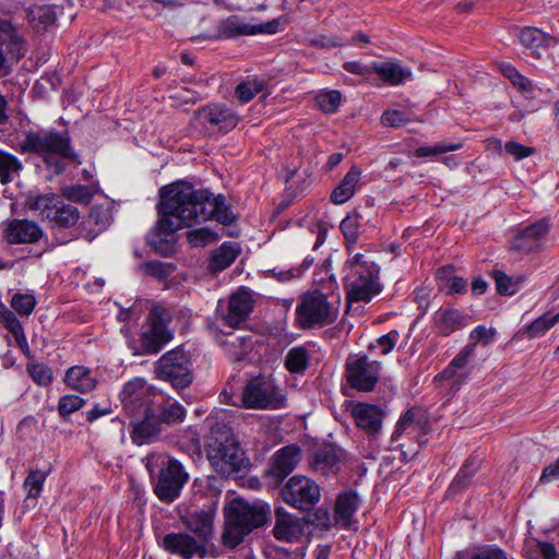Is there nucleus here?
Listing matches in <instances>:
<instances>
[{"instance_id":"obj_60","label":"nucleus","mask_w":559,"mask_h":559,"mask_svg":"<svg viewBox=\"0 0 559 559\" xmlns=\"http://www.w3.org/2000/svg\"><path fill=\"white\" fill-rule=\"evenodd\" d=\"M343 68L349 73H354L361 76H366L373 73V63L371 66H366L359 61H346L343 64Z\"/></svg>"},{"instance_id":"obj_47","label":"nucleus","mask_w":559,"mask_h":559,"mask_svg":"<svg viewBox=\"0 0 559 559\" xmlns=\"http://www.w3.org/2000/svg\"><path fill=\"white\" fill-rule=\"evenodd\" d=\"M469 371H463L450 365L438 376L442 380L450 382V389L459 391L461 385L466 382Z\"/></svg>"},{"instance_id":"obj_8","label":"nucleus","mask_w":559,"mask_h":559,"mask_svg":"<svg viewBox=\"0 0 559 559\" xmlns=\"http://www.w3.org/2000/svg\"><path fill=\"white\" fill-rule=\"evenodd\" d=\"M284 403L285 397L271 377H254L242 390L241 406L248 409H278Z\"/></svg>"},{"instance_id":"obj_11","label":"nucleus","mask_w":559,"mask_h":559,"mask_svg":"<svg viewBox=\"0 0 559 559\" xmlns=\"http://www.w3.org/2000/svg\"><path fill=\"white\" fill-rule=\"evenodd\" d=\"M120 401L126 413L131 418H136L139 414L154 408L162 395L156 393L143 379L135 378L127 382L121 392Z\"/></svg>"},{"instance_id":"obj_3","label":"nucleus","mask_w":559,"mask_h":559,"mask_svg":"<svg viewBox=\"0 0 559 559\" xmlns=\"http://www.w3.org/2000/svg\"><path fill=\"white\" fill-rule=\"evenodd\" d=\"M269 509L262 504H251L242 499H234L225 509L222 545L233 550L238 547L254 528L266 523Z\"/></svg>"},{"instance_id":"obj_49","label":"nucleus","mask_w":559,"mask_h":559,"mask_svg":"<svg viewBox=\"0 0 559 559\" xmlns=\"http://www.w3.org/2000/svg\"><path fill=\"white\" fill-rule=\"evenodd\" d=\"M341 93L338 91H329L317 96L316 100L319 108L325 114H333L341 104Z\"/></svg>"},{"instance_id":"obj_19","label":"nucleus","mask_w":559,"mask_h":559,"mask_svg":"<svg viewBox=\"0 0 559 559\" xmlns=\"http://www.w3.org/2000/svg\"><path fill=\"white\" fill-rule=\"evenodd\" d=\"M217 501L212 500L203 508H194L183 516L185 525L206 543L213 535V521L216 513Z\"/></svg>"},{"instance_id":"obj_30","label":"nucleus","mask_w":559,"mask_h":559,"mask_svg":"<svg viewBox=\"0 0 559 559\" xmlns=\"http://www.w3.org/2000/svg\"><path fill=\"white\" fill-rule=\"evenodd\" d=\"M373 72L379 75L385 84L395 86L412 79V71L397 62H373Z\"/></svg>"},{"instance_id":"obj_33","label":"nucleus","mask_w":559,"mask_h":559,"mask_svg":"<svg viewBox=\"0 0 559 559\" xmlns=\"http://www.w3.org/2000/svg\"><path fill=\"white\" fill-rule=\"evenodd\" d=\"M435 324L438 333L447 336L466 323L465 317L457 309L450 308L436 312Z\"/></svg>"},{"instance_id":"obj_15","label":"nucleus","mask_w":559,"mask_h":559,"mask_svg":"<svg viewBox=\"0 0 559 559\" xmlns=\"http://www.w3.org/2000/svg\"><path fill=\"white\" fill-rule=\"evenodd\" d=\"M195 118L210 128L221 132H229L240 121V116L226 104L214 103L195 110Z\"/></svg>"},{"instance_id":"obj_58","label":"nucleus","mask_w":559,"mask_h":559,"mask_svg":"<svg viewBox=\"0 0 559 559\" xmlns=\"http://www.w3.org/2000/svg\"><path fill=\"white\" fill-rule=\"evenodd\" d=\"M467 288V281L463 277L454 275L448 282H444L441 292L452 295L465 293Z\"/></svg>"},{"instance_id":"obj_28","label":"nucleus","mask_w":559,"mask_h":559,"mask_svg":"<svg viewBox=\"0 0 559 559\" xmlns=\"http://www.w3.org/2000/svg\"><path fill=\"white\" fill-rule=\"evenodd\" d=\"M359 497L352 490L343 491L338 495L335 503V522L345 528H349L353 516L359 507Z\"/></svg>"},{"instance_id":"obj_34","label":"nucleus","mask_w":559,"mask_h":559,"mask_svg":"<svg viewBox=\"0 0 559 559\" xmlns=\"http://www.w3.org/2000/svg\"><path fill=\"white\" fill-rule=\"evenodd\" d=\"M240 250L237 245L224 242L213 251L210 260V269L213 272H221L231 265Z\"/></svg>"},{"instance_id":"obj_59","label":"nucleus","mask_w":559,"mask_h":559,"mask_svg":"<svg viewBox=\"0 0 559 559\" xmlns=\"http://www.w3.org/2000/svg\"><path fill=\"white\" fill-rule=\"evenodd\" d=\"M0 321L4 325L5 329H8L12 335H15L16 333L23 331V326L14 312L11 310H4L0 313Z\"/></svg>"},{"instance_id":"obj_51","label":"nucleus","mask_w":559,"mask_h":559,"mask_svg":"<svg viewBox=\"0 0 559 559\" xmlns=\"http://www.w3.org/2000/svg\"><path fill=\"white\" fill-rule=\"evenodd\" d=\"M411 121L405 111L396 109H388L381 115V123L384 127L400 128Z\"/></svg>"},{"instance_id":"obj_21","label":"nucleus","mask_w":559,"mask_h":559,"mask_svg":"<svg viewBox=\"0 0 559 559\" xmlns=\"http://www.w3.org/2000/svg\"><path fill=\"white\" fill-rule=\"evenodd\" d=\"M350 415L356 426L369 437L373 438L380 433L384 414L379 406L369 403H355L350 406Z\"/></svg>"},{"instance_id":"obj_10","label":"nucleus","mask_w":559,"mask_h":559,"mask_svg":"<svg viewBox=\"0 0 559 559\" xmlns=\"http://www.w3.org/2000/svg\"><path fill=\"white\" fill-rule=\"evenodd\" d=\"M170 320L171 313L167 308L160 305L152 307L147 318V326L141 335V346L145 353H158L173 338V332L168 328Z\"/></svg>"},{"instance_id":"obj_61","label":"nucleus","mask_w":559,"mask_h":559,"mask_svg":"<svg viewBox=\"0 0 559 559\" xmlns=\"http://www.w3.org/2000/svg\"><path fill=\"white\" fill-rule=\"evenodd\" d=\"M557 479H559V457L544 468L539 483L548 484Z\"/></svg>"},{"instance_id":"obj_5","label":"nucleus","mask_w":559,"mask_h":559,"mask_svg":"<svg viewBox=\"0 0 559 559\" xmlns=\"http://www.w3.org/2000/svg\"><path fill=\"white\" fill-rule=\"evenodd\" d=\"M345 287L349 302L370 301L381 292L378 281L379 270L361 253H356L345 263Z\"/></svg>"},{"instance_id":"obj_40","label":"nucleus","mask_w":559,"mask_h":559,"mask_svg":"<svg viewBox=\"0 0 559 559\" xmlns=\"http://www.w3.org/2000/svg\"><path fill=\"white\" fill-rule=\"evenodd\" d=\"M96 191L97 188L94 185H72L61 189L62 197L80 203H88Z\"/></svg>"},{"instance_id":"obj_29","label":"nucleus","mask_w":559,"mask_h":559,"mask_svg":"<svg viewBox=\"0 0 559 559\" xmlns=\"http://www.w3.org/2000/svg\"><path fill=\"white\" fill-rule=\"evenodd\" d=\"M64 382L69 388L81 393L91 392L97 385V379L93 371L84 366L69 368L64 376Z\"/></svg>"},{"instance_id":"obj_32","label":"nucleus","mask_w":559,"mask_h":559,"mask_svg":"<svg viewBox=\"0 0 559 559\" xmlns=\"http://www.w3.org/2000/svg\"><path fill=\"white\" fill-rule=\"evenodd\" d=\"M154 411L160 426L180 424L186 418V409L177 401H166L163 397L157 400Z\"/></svg>"},{"instance_id":"obj_4","label":"nucleus","mask_w":559,"mask_h":559,"mask_svg":"<svg viewBox=\"0 0 559 559\" xmlns=\"http://www.w3.org/2000/svg\"><path fill=\"white\" fill-rule=\"evenodd\" d=\"M206 456L218 475L228 477L245 467V453L231 429L226 426L212 428L206 442Z\"/></svg>"},{"instance_id":"obj_27","label":"nucleus","mask_w":559,"mask_h":559,"mask_svg":"<svg viewBox=\"0 0 559 559\" xmlns=\"http://www.w3.org/2000/svg\"><path fill=\"white\" fill-rule=\"evenodd\" d=\"M341 460V449L332 444H324L312 453L309 465L313 471L329 475L338 471Z\"/></svg>"},{"instance_id":"obj_57","label":"nucleus","mask_w":559,"mask_h":559,"mask_svg":"<svg viewBox=\"0 0 559 559\" xmlns=\"http://www.w3.org/2000/svg\"><path fill=\"white\" fill-rule=\"evenodd\" d=\"M504 151L513 156L516 160H520L522 158L528 157L533 154L534 148L530 146H525L518 142H508L504 145Z\"/></svg>"},{"instance_id":"obj_53","label":"nucleus","mask_w":559,"mask_h":559,"mask_svg":"<svg viewBox=\"0 0 559 559\" xmlns=\"http://www.w3.org/2000/svg\"><path fill=\"white\" fill-rule=\"evenodd\" d=\"M341 230L346 240L355 242L358 238L359 219L357 215H348L341 222Z\"/></svg>"},{"instance_id":"obj_25","label":"nucleus","mask_w":559,"mask_h":559,"mask_svg":"<svg viewBox=\"0 0 559 559\" xmlns=\"http://www.w3.org/2000/svg\"><path fill=\"white\" fill-rule=\"evenodd\" d=\"M43 235L40 226L28 219H13L4 230L7 241L14 245L37 242Z\"/></svg>"},{"instance_id":"obj_26","label":"nucleus","mask_w":559,"mask_h":559,"mask_svg":"<svg viewBox=\"0 0 559 559\" xmlns=\"http://www.w3.org/2000/svg\"><path fill=\"white\" fill-rule=\"evenodd\" d=\"M304 522L289 514L283 508L276 509V521L273 534L276 539L292 543L298 540L304 534Z\"/></svg>"},{"instance_id":"obj_42","label":"nucleus","mask_w":559,"mask_h":559,"mask_svg":"<svg viewBox=\"0 0 559 559\" xmlns=\"http://www.w3.org/2000/svg\"><path fill=\"white\" fill-rule=\"evenodd\" d=\"M265 82L263 80L251 79L239 83L236 87L235 94L242 103H248L253 97L265 90Z\"/></svg>"},{"instance_id":"obj_7","label":"nucleus","mask_w":559,"mask_h":559,"mask_svg":"<svg viewBox=\"0 0 559 559\" xmlns=\"http://www.w3.org/2000/svg\"><path fill=\"white\" fill-rule=\"evenodd\" d=\"M337 317L338 307L320 290L307 292L299 297L296 321L301 329H320L334 323Z\"/></svg>"},{"instance_id":"obj_17","label":"nucleus","mask_w":559,"mask_h":559,"mask_svg":"<svg viewBox=\"0 0 559 559\" xmlns=\"http://www.w3.org/2000/svg\"><path fill=\"white\" fill-rule=\"evenodd\" d=\"M550 224L547 219L537 221L520 230L511 240L510 249L520 253L538 252L544 248Z\"/></svg>"},{"instance_id":"obj_39","label":"nucleus","mask_w":559,"mask_h":559,"mask_svg":"<svg viewBox=\"0 0 559 559\" xmlns=\"http://www.w3.org/2000/svg\"><path fill=\"white\" fill-rule=\"evenodd\" d=\"M0 38L2 44L8 41L9 51L20 59L24 52L23 40L20 34L13 28L11 23L7 21L0 22Z\"/></svg>"},{"instance_id":"obj_48","label":"nucleus","mask_w":559,"mask_h":559,"mask_svg":"<svg viewBox=\"0 0 559 559\" xmlns=\"http://www.w3.org/2000/svg\"><path fill=\"white\" fill-rule=\"evenodd\" d=\"M36 306V298L31 294L17 293L13 295L11 307L21 316L28 317Z\"/></svg>"},{"instance_id":"obj_38","label":"nucleus","mask_w":559,"mask_h":559,"mask_svg":"<svg viewBox=\"0 0 559 559\" xmlns=\"http://www.w3.org/2000/svg\"><path fill=\"white\" fill-rule=\"evenodd\" d=\"M50 472V466H48L46 469L29 471L23 483V488L26 491V498L37 499L40 496L44 483Z\"/></svg>"},{"instance_id":"obj_24","label":"nucleus","mask_w":559,"mask_h":559,"mask_svg":"<svg viewBox=\"0 0 559 559\" xmlns=\"http://www.w3.org/2000/svg\"><path fill=\"white\" fill-rule=\"evenodd\" d=\"M301 459V450L296 444H289L277 450L272 457L270 475L282 481L298 465Z\"/></svg>"},{"instance_id":"obj_12","label":"nucleus","mask_w":559,"mask_h":559,"mask_svg":"<svg viewBox=\"0 0 559 559\" xmlns=\"http://www.w3.org/2000/svg\"><path fill=\"white\" fill-rule=\"evenodd\" d=\"M283 500L299 510L309 511L320 500V486L311 478L302 475L290 477L281 491Z\"/></svg>"},{"instance_id":"obj_64","label":"nucleus","mask_w":559,"mask_h":559,"mask_svg":"<svg viewBox=\"0 0 559 559\" xmlns=\"http://www.w3.org/2000/svg\"><path fill=\"white\" fill-rule=\"evenodd\" d=\"M143 267L147 274L153 275L157 278H164L166 276L165 267L160 262H146L143 264Z\"/></svg>"},{"instance_id":"obj_55","label":"nucleus","mask_w":559,"mask_h":559,"mask_svg":"<svg viewBox=\"0 0 559 559\" xmlns=\"http://www.w3.org/2000/svg\"><path fill=\"white\" fill-rule=\"evenodd\" d=\"M497 292L501 295H513L516 292V284L503 272L495 273Z\"/></svg>"},{"instance_id":"obj_37","label":"nucleus","mask_w":559,"mask_h":559,"mask_svg":"<svg viewBox=\"0 0 559 559\" xmlns=\"http://www.w3.org/2000/svg\"><path fill=\"white\" fill-rule=\"evenodd\" d=\"M310 364V355L306 347L296 346L290 348L285 357V367L293 373H302Z\"/></svg>"},{"instance_id":"obj_16","label":"nucleus","mask_w":559,"mask_h":559,"mask_svg":"<svg viewBox=\"0 0 559 559\" xmlns=\"http://www.w3.org/2000/svg\"><path fill=\"white\" fill-rule=\"evenodd\" d=\"M277 21H272L262 24H248L238 15H230L217 26L215 39H230L245 35L255 34H274L277 31Z\"/></svg>"},{"instance_id":"obj_13","label":"nucleus","mask_w":559,"mask_h":559,"mask_svg":"<svg viewBox=\"0 0 559 559\" xmlns=\"http://www.w3.org/2000/svg\"><path fill=\"white\" fill-rule=\"evenodd\" d=\"M381 371V364L369 360L367 356L349 357L346 362V379L348 384L360 392L374 389Z\"/></svg>"},{"instance_id":"obj_62","label":"nucleus","mask_w":559,"mask_h":559,"mask_svg":"<svg viewBox=\"0 0 559 559\" xmlns=\"http://www.w3.org/2000/svg\"><path fill=\"white\" fill-rule=\"evenodd\" d=\"M471 559H508V557L500 548L489 547L475 552Z\"/></svg>"},{"instance_id":"obj_6","label":"nucleus","mask_w":559,"mask_h":559,"mask_svg":"<svg viewBox=\"0 0 559 559\" xmlns=\"http://www.w3.org/2000/svg\"><path fill=\"white\" fill-rule=\"evenodd\" d=\"M26 206L52 228H71L76 225L81 217L75 205L67 203L61 195L56 193L28 197Z\"/></svg>"},{"instance_id":"obj_35","label":"nucleus","mask_w":559,"mask_h":559,"mask_svg":"<svg viewBox=\"0 0 559 559\" xmlns=\"http://www.w3.org/2000/svg\"><path fill=\"white\" fill-rule=\"evenodd\" d=\"M519 39L533 58H540L539 48L545 47L547 41L545 33L535 27H525L520 32Z\"/></svg>"},{"instance_id":"obj_52","label":"nucleus","mask_w":559,"mask_h":559,"mask_svg":"<svg viewBox=\"0 0 559 559\" xmlns=\"http://www.w3.org/2000/svg\"><path fill=\"white\" fill-rule=\"evenodd\" d=\"M502 73L522 91L531 90V82L518 72V70L510 63H503L501 66Z\"/></svg>"},{"instance_id":"obj_9","label":"nucleus","mask_w":559,"mask_h":559,"mask_svg":"<svg viewBox=\"0 0 559 559\" xmlns=\"http://www.w3.org/2000/svg\"><path fill=\"white\" fill-rule=\"evenodd\" d=\"M157 378L169 382L174 388H186L192 383V364L181 349L175 348L162 355L156 361Z\"/></svg>"},{"instance_id":"obj_46","label":"nucleus","mask_w":559,"mask_h":559,"mask_svg":"<svg viewBox=\"0 0 559 559\" xmlns=\"http://www.w3.org/2000/svg\"><path fill=\"white\" fill-rule=\"evenodd\" d=\"M460 148H462V143H460V142H456V143L440 142V143H437L433 145L419 146L415 151V155L417 157H429V156H436V155L444 154V153L452 152V151H457Z\"/></svg>"},{"instance_id":"obj_41","label":"nucleus","mask_w":559,"mask_h":559,"mask_svg":"<svg viewBox=\"0 0 559 559\" xmlns=\"http://www.w3.org/2000/svg\"><path fill=\"white\" fill-rule=\"evenodd\" d=\"M480 466V461L476 456L468 457L464 465L459 471L457 475L453 479L451 484V489H461L465 486H467L472 479V477L475 475V473L478 471Z\"/></svg>"},{"instance_id":"obj_43","label":"nucleus","mask_w":559,"mask_h":559,"mask_svg":"<svg viewBox=\"0 0 559 559\" xmlns=\"http://www.w3.org/2000/svg\"><path fill=\"white\" fill-rule=\"evenodd\" d=\"M558 322L559 312L555 316L544 314L526 326V334L530 338L539 337Z\"/></svg>"},{"instance_id":"obj_56","label":"nucleus","mask_w":559,"mask_h":559,"mask_svg":"<svg viewBox=\"0 0 559 559\" xmlns=\"http://www.w3.org/2000/svg\"><path fill=\"white\" fill-rule=\"evenodd\" d=\"M475 349V345L465 346L449 364L454 368H459L463 371H469L468 361L471 356L473 355Z\"/></svg>"},{"instance_id":"obj_45","label":"nucleus","mask_w":559,"mask_h":559,"mask_svg":"<svg viewBox=\"0 0 559 559\" xmlns=\"http://www.w3.org/2000/svg\"><path fill=\"white\" fill-rule=\"evenodd\" d=\"M187 239L193 247H205L218 239V234L209 227L191 229L187 233Z\"/></svg>"},{"instance_id":"obj_1","label":"nucleus","mask_w":559,"mask_h":559,"mask_svg":"<svg viewBox=\"0 0 559 559\" xmlns=\"http://www.w3.org/2000/svg\"><path fill=\"white\" fill-rule=\"evenodd\" d=\"M157 234H173L209 219L229 225L234 215L225 203V197L214 195L207 189L197 190L185 181H178L159 190Z\"/></svg>"},{"instance_id":"obj_22","label":"nucleus","mask_w":559,"mask_h":559,"mask_svg":"<svg viewBox=\"0 0 559 559\" xmlns=\"http://www.w3.org/2000/svg\"><path fill=\"white\" fill-rule=\"evenodd\" d=\"M429 429V420L425 412L420 408H411L397 421L392 438L396 440L403 433L420 438L426 436ZM418 442L423 443L420 439H418Z\"/></svg>"},{"instance_id":"obj_23","label":"nucleus","mask_w":559,"mask_h":559,"mask_svg":"<svg viewBox=\"0 0 559 559\" xmlns=\"http://www.w3.org/2000/svg\"><path fill=\"white\" fill-rule=\"evenodd\" d=\"M131 426V439L138 445L151 442L162 431V426L154 408L139 414L136 418H132Z\"/></svg>"},{"instance_id":"obj_50","label":"nucleus","mask_w":559,"mask_h":559,"mask_svg":"<svg viewBox=\"0 0 559 559\" xmlns=\"http://www.w3.org/2000/svg\"><path fill=\"white\" fill-rule=\"evenodd\" d=\"M84 405V400L78 395L69 394L61 396L58 402V412L60 416L67 417L79 411Z\"/></svg>"},{"instance_id":"obj_44","label":"nucleus","mask_w":559,"mask_h":559,"mask_svg":"<svg viewBox=\"0 0 559 559\" xmlns=\"http://www.w3.org/2000/svg\"><path fill=\"white\" fill-rule=\"evenodd\" d=\"M26 370L32 380L40 386H46L52 381V370L45 364L31 361Z\"/></svg>"},{"instance_id":"obj_18","label":"nucleus","mask_w":559,"mask_h":559,"mask_svg":"<svg viewBox=\"0 0 559 559\" xmlns=\"http://www.w3.org/2000/svg\"><path fill=\"white\" fill-rule=\"evenodd\" d=\"M254 298L247 287H240L229 297L226 313L223 314L225 323L231 328H238L253 311Z\"/></svg>"},{"instance_id":"obj_2","label":"nucleus","mask_w":559,"mask_h":559,"mask_svg":"<svg viewBox=\"0 0 559 559\" xmlns=\"http://www.w3.org/2000/svg\"><path fill=\"white\" fill-rule=\"evenodd\" d=\"M20 152L37 154L56 175L64 171L63 159L75 160L78 157L71 146L68 133L55 130L27 132L20 144Z\"/></svg>"},{"instance_id":"obj_36","label":"nucleus","mask_w":559,"mask_h":559,"mask_svg":"<svg viewBox=\"0 0 559 559\" xmlns=\"http://www.w3.org/2000/svg\"><path fill=\"white\" fill-rule=\"evenodd\" d=\"M23 169L22 162L13 154L0 152V182L9 183L15 180Z\"/></svg>"},{"instance_id":"obj_20","label":"nucleus","mask_w":559,"mask_h":559,"mask_svg":"<svg viewBox=\"0 0 559 559\" xmlns=\"http://www.w3.org/2000/svg\"><path fill=\"white\" fill-rule=\"evenodd\" d=\"M164 548L183 559L193 557L204 558L206 556L205 543L195 539L186 533H170L163 538Z\"/></svg>"},{"instance_id":"obj_63","label":"nucleus","mask_w":559,"mask_h":559,"mask_svg":"<svg viewBox=\"0 0 559 559\" xmlns=\"http://www.w3.org/2000/svg\"><path fill=\"white\" fill-rule=\"evenodd\" d=\"M495 334V331L486 329L484 325H478L471 332V338L475 341H483L488 344Z\"/></svg>"},{"instance_id":"obj_14","label":"nucleus","mask_w":559,"mask_h":559,"mask_svg":"<svg viewBox=\"0 0 559 559\" xmlns=\"http://www.w3.org/2000/svg\"><path fill=\"white\" fill-rule=\"evenodd\" d=\"M188 481V474L177 460H168L160 468L154 492L160 501L173 502L179 497L183 485Z\"/></svg>"},{"instance_id":"obj_54","label":"nucleus","mask_w":559,"mask_h":559,"mask_svg":"<svg viewBox=\"0 0 559 559\" xmlns=\"http://www.w3.org/2000/svg\"><path fill=\"white\" fill-rule=\"evenodd\" d=\"M400 335L399 332L393 330L390 331L388 334L382 335L379 337L374 344H372L371 348H378L381 354L385 355L389 354L395 346Z\"/></svg>"},{"instance_id":"obj_31","label":"nucleus","mask_w":559,"mask_h":559,"mask_svg":"<svg viewBox=\"0 0 559 559\" xmlns=\"http://www.w3.org/2000/svg\"><path fill=\"white\" fill-rule=\"evenodd\" d=\"M361 170L357 166H352L341 182L334 188L331 193V202L334 204H344L355 193L358 182L360 180Z\"/></svg>"}]
</instances>
